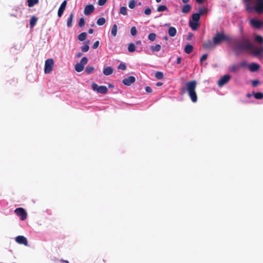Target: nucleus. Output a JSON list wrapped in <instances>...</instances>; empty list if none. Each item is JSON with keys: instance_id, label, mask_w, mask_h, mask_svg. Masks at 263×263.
<instances>
[{"instance_id": "1", "label": "nucleus", "mask_w": 263, "mask_h": 263, "mask_svg": "<svg viewBox=\"0 0 263 263\" xmlns=\"http://www.w3.org/2000/svg\"><path fill=\"white\" fill-rule=\"evenodd\" d=\"M254 46L250 40L245 36H242L240 40L235 42L234 51L236 55H238L243 52L249 53L250 50H252Z\"/></svg>"}, {"instance_id": "2", "label": "nucleus", "mask_w": 263, "mask_h": 263, "mask_svg": "<svg viewBox=\"0 0 263 263\" xmlns=\"http://www.w3.org/2000/svg\"><path fill=\"white\" fill-rule=\"evenodd\" d=\"M243 3L248 12L254 11L258 14L263 13V0H243Z\"/></svg>"}, {"instance_id": "3", "label": "nucleus", "mask_w": 263, "mask_h": 263, "mask_svg": "<svg viewBox=\"0 0 263 263\" xmlns=\"http://www.w3.org/2000/svg\"><path fill=\"white\" fill-rule=\"evenodd\" d=\"M197 82L195 80L187 82L185 84L186 89L188 95L193 102H196L197 101V95L196 92Z\"/></svg>"}, {"instance_id": "4", "label": "nucleus", "mask_w": 263, "mask_h": 263, "mask_svg": "<svg viewBox=\"0 0 263 263\" xmlns=\"http://www.w3.org/2000/svg\"><path fill=\"white\" fill-rule=\"evenodd\" d=\"M230 38L228 36L225 35L223 32H217L213 37L214 44L217 46L220 45L224 41H229Z\"/></svg>"}, {"instance_id": "5", "label": "nucleus", "mask_w": 263, "mask_h": 263, "mask_svg": "<svg viewBox=\"0 0 263 263\" xmlns=\"http://www.w3.org/2000/svg\"><path fill=\"white\" fill-rule=\"evenodd\" d=\"M91 88L93 90L102 94H105L108 91V89L106 86H99L96 83H92Z\"/></svg>"}, {"instance_id": "6", "label": "nucleus", "mask_w": 263, "mask_h": 263, "mask_svg": "<svg viewBox=\"0 0 263 263\" xmlns=\"http://www.w3.org/2000/svg\"><path fill=\"white\" fill-rule=\"evenodd\" d=\"M87 62L88 59L86 57L82 58L80 62L75 65V70L78 72L82 71L84 69V66L87 64Z\"/></svg>"}, {"instance_id": "7", "label": "nucleus", "mask_w": 263, "mask_h": 263, "mask_svg": "<svg viewBox=\"0 0 263 263\" xmlns=\"http://www.w3.org/2000/svg\"><path fill=\"white\" fill-rule=\"evenodd\" d=\"M54 61L52 59H48L46 60L45 63L44 72L45 73H49L53 69Z\"/></svg>"}, {"instance_id": "8", "label": "nucleus", "mask_w": 263, "mask_h": 263, "mask_svg": "<svg viewBox=\"0 0 263 263\" xmlns=\"http://www.w3.org/2000/svg\"><path fill=\"white\" fill-rule=\"evenodd\" d=\"M15 213L20 217L22 220H25L27 218V214L26 211L22 208H16L14 210Z\"/></svg>"}, {"instance_id": "9", "label": "nucleus", "mask_w": 263, "mask_h": 263, "mask_svg": "<svg viewBox=\"0 0 263 263\" xmlns=\"http://www.w3.org/2000/svg\"><path fill=\"white\" fill-rule=\"evenodd\" d=\"M231 79L230 76L226 74L221 77L217 82V84L219 86H222L226 84L230 81Z\"/></svg>"}, {"instance_id": "10", "label": "nucleus", "mask_w": 263, "mask_h": 263, "mask_svg": "<svg viewBox=\"0 0 263 263\" xmlns=\"http://www.w3.org/2000/svg\"><path fill=\"white\" fill-rule=\"evenodd\" d=\"M136 81V78L134 76H129L128 78H124L122 80V83L126 86H130Z\"/></svg>"}, {"instance_id": "11", "label": "nucleus", "mask_w": 263, "mask_h": 263, "mask_svg": "<svg viewBox=\"0 0 263 263\" xmlns=\"http://www.w3.org/2000/svg\"><path fill=\"white\" fill-rule=\"evenodd\" d=\"M15 240L18 244L24 245L25 246H28V241L27 238L24 236H18L15 237Z\"/></svg>"}, {"instance_id": "12", "label": "nucleus", "mask_w": 263, "mask_h": 263, "mask_svg": "<svg viewBox=\"0 0 263 263\" xmlns=\"http://www.w3.org/2000/svg\"><path fill=\"white\" fill-rule=\"evenodd\" d=\"M251 25L256 29H259L261 28L263 24V22L258 20L252 19L250 21Z\"/></svg>"}, {"instance_id": "13", "label": "nucleus", "mask_w": 263, "mask_h": 263, "mask_svg": "<svg viewBox=\"0 0 263 263\" xmlns=\"http://www.w3.org/2000/svg\"><path fill=\"white\" fill-rule=\"evenodd\" d=\"M67 5V1L64 0L61 4L60 8H59L58 12V15L59 17H61L63 14L64 10H65Z\"/></svg>"}, {"instance_id": "14", "label": "nucleus", "mask_w": 263, "mask_h": 263, "mask_svg": "<svg viewBox=\"0 0 263 263\" xmlns=\"http://www.w3.org/2000/svg\"><path fill=\"white\" fill-rule=\"evenodd\" d=\"M95 10L94 7L92 5H86L84 8V13L86 15H90Z\"/></svg>"}, {"instance_id": "15", "label": "nucleus", "mask_w": 263, "mask_h": 263, "mask_svg": "<svg viewBox=\"0 0 263 263\" xmlns=\"http://www.w3.org/2000/svg\"><path fill=\"white\" fill-rule=\"evenodd\" d=\"M216 45L214 44V42H212L211 41L208 40L205 42L203 44V47L204 48L206 49H212L215 48Z\"/></svg>"}, {"instance_id": "16", "label": "nucleus", "mask_w": 263, "mask_h": 263, "mask_svg": "<svg viewBox=\"0 0 263 263\" xmlns=\"http://www.w3.org/2000/svg\"><path fill=\"white\" fill-rule=\"evenodd\" d=\"M262 52L261 47H260L257 49H254V48L252 50H250L249 53H251L254 57H258L262 54Z\"/></svg>"}, {"instance_id": "17", "label": "nucleus", "mask_w": 263, "mask_h": 263, "mask_svg": "<svg viewBox=\"0 0 263 263\" xmlns=\"http://www.w3.org/2000/svg\"><path fill=\"white\" fill-rule=\"evenodd\" d=\"M259 64L255 63H252L249 65V70L252 72L257 71L259 69Z\"/></svg>"}, {"instance_id": "18", "label": "nucleus", "mask_w": 263, "mask_h": 263, "mask_svg": "<svg viewBox=\"0 0 263 263\" xmlns=\"http://www.w3.org/2000/svg\"><path fill=\"white\" fill-rule=\"evenodd\" d=\"M114 72V69L110 66L105 67L103 69V73L105 76H109Z\"/></svg>"}, {"instance_id": "19", "label": "nucleus", "mask_w": 263, "mask_h": 263, "mask_svg": "<svg viewBox=\"0 0 263 263\" xmlns=\"http://www.w3.org/2000/svg\"><path fill=\"white\" fill-rule=\"evenodd\" d=\"M189 25L192 30H196L199 26V23L197 22H194L193 21H190Z\"/></svg>"}, {"instance_id": "20", "label": "nucleus", "mask_w": 263, "mask_h": 263, "mask_svg": "<svg viewBox=\"0 0 263 263\" xmlns=\"http://www.w3.org/2000/svg\"><path fill=\"white\" fill-rule=\"evenodd\" d=\"M168 34L171 37H174L176 35L177 30L174 27H170L168 31Z\"/></svg>"}, {"instance_id": "21", "label": "nucleus", "mask_w": 263, "mask_h": 263, "mask_svg": "<svg viewBox=\"0 0 263 263\" xmlns=\"http://www.w3.org/2000/svg\"><path fill=\"white\" fill-rule=\"evenodd\" d=\"M191 10V6L189 4L185 5L181 9V12L183 13H187Z\"/></svg>"}, {"instance_id": "22", "label": "nucleus", "mask_w": 263, "mask_h": 263, "mask_svg": "<svg viewBox=\"0 0 263 263\" xmlns=\"http://www.w3.org/2000/svg\"><path fill=\"white\" fill-rule=\"evenodd\" d=\"M240 68V66L238 64H234L231 66L230 70L233 73H236L239 70Z\"/></svg>"}, {"instance_id": "23", "label": "nucleus", "mask_w": 263, "mask_h": 263, "mask_svg": "<svg viewBox=\"0 0 263 263\" xmlns=\"http://www.w3.org/2000/svg\"><path fill=\"white\" fill-rule=\"evenodd\" d=\"M73 13L71 12L68 19H67V25L68 27H71L72 26V21H73Z\"/></svg>"}, {"instance_id": "24", "label": "nucleus", "mask_w": 263, "mask_h": 263, "mask_svg": "<svg viewBox=\"0 0 263 263\" xmlns=\"http://www.w3.org/2000/svg\"><path fill=\"white\" fill-rule=\"evenodd\" d=\"M193 50V47L191 44H187L185 46L184 52L186 53L189 54L192 52Z\"/></svg>"}, {"instance_id": "25", "label": "nucleus", "mask_w": 263, "mask_h": 263, "mask_svg": "<svg viewBox=\"0 0 263 263\" xmlns=\"http://www.w3.org/2000/svg\"><path fill=\"white\" fill-rule=\"evenodd\" d=\"M37 21V18L34 16H33L31 17L30 20V28H33L36 24Z\"/></svg>"}, {"instance_id": "26", "label": "nucleus", "mask_w": 263, "mask_h": 263, "mask_svg": "<svg viewBox=\"0 0 263 263\" xmlns=\"http://www.w3.org/2000/svg\"><path fill=\"white\" fill-rule=\"evenodd\" d=\"M89 42H90V41L89 40L85 42L86 44H85L84 45H83V46L81 47V50L82 52H86L89 50V46L88 44H89Z\"/></svg>"}, {"instance_id": "27", "label": "nucleus", "mask_w": 263, "mask_h": 263, "mask_svg": "<svg viewBox=\"0 0 263 263\" xmlns=\"http://www.w3.org/2000/svg\"><path fill=\"white\" fill-rule=\"evenodd\" d=\"M39 0H27L28 6L29 7H32L35 5L38 4Z\"/></svg>"}, {"instance_id": "28", "label": "nucleus", "mask_w": 263, "mask_h": 263, "mask_svg": "<svg viewBox=\"0 0 263 263\" xmlns=\"http://www.w3.org/2000/svg\"><path fill=\"white\" fill-rule=\"evenodd\" d=\"M86 37H87V33L85 32H84L80 33L78 35V39L80 41H83L86 39Z\"/></svg>"}, {"instance_id": "29", "label": "nucleus", "mask_w": 263, "mask_h": 263, "mask_svg": "<svg viewBox=\"0 0 263 263\" xmlns=\"http://www.w3.org/2000/svg\"><path fill=\"white\" fill-rule=\"evenodd\" d=\"M200 16H199V14L197 13H194L193 14L192 16V19L193 21H194V22H199V20H200Z\"/></svg>"}, {"instance_id": "30", "label": "nucleus", "mask_w": 263, "mask_h": 263, "mask_svg": "<svg viewBox=\"0 0 263 263\" xmlns=\"http://www.w3.org/2000/svg\"><path fill=\"white\" fill-rule=\"evenodd\" d=\"M117 32V26L116 24H114L112 27L111 31V34L113 36H116Z\"/></svg>"}, {"instance_id": "31", "label": "nucleus", "mask_w": 263, "mask_h": 263, "mask_svg": "<svg viewBox=\"0 0 263 263\" xmlns=\"http://www.w3.org/2000/svg\"><path fill=\"white\" fill-rule=\"evenodd\" d=\"M161 46L160 44H157L155 46H152L151 49L153 51H159L161 50Z\"/></svg>"}, {"instance_id": "32", "label": "nucleus", "mask_w": 263, "mask_h": 263, "mask_svg": "<svg viewBox=\"0 0 263 263\" xmlns=\"http://www.w3.org/2000/svg\"><path fill=\"white\" fill-rule=\"evenodd\" d=\"M106 22V20L104 17L99 18L97 22V24L99 26L103 25Z\"/></svg>"}, {"instance_id": "33", "label": "nucleus", "mask_w": 263, "mask_h": 263, "mask_svg": "<svg viewBox=\"0 0 263 263\" xmlns=\"http://www.w3.org/2000/svg\"><path fill=\"white\" fill-rule=\"evenodd\" d=\"M155 77L158 80H161L163 78V73L161 71H157L155 73Z\"/></svg>"}, {"instance_id": "34", "label": "nucleus", "mask_w": 263, "mask_h": 263, "mask_svg": "<svg viewBox=\"0 0 263 263\" xmlns=\"http://www.w3.org/2000/svg\"><path fill=\"white\" fill-rule=\"evenodd\" d=\"M168 9L167 7L165 5H160L157 8V11L158 12H162L167 10Z\"/></svg>"}, {"instance_id": "35", "label": "nucleus", "mask_w": 263, "mask_h": 263, "mask_svg": "<svg viewBox=\"0 0 263 263\" xmlns=\"http://www.w3.org/2000/svg\"><path fill=\"white\" fill-rule=\"evenodd\" d=\"M135 49H136V46L134 43H131L129 44L128 46V50L129 52H134L135 51Z\"/></svg>"}, {"instance_id": "36", "label": "nucleus", "mask_w": 263, "mask_h": 263, "mask_svg": "<svg viewBox=\"0 0 263 263\" xmlns=\"http://www.w3.org/2000/svg\"><path fill=\"white\" fill-rule=\"evenodd\" d=\"M254 96L256 99H263V93L260 92H257L254 93Z\"/></svg>"}, {"instance_id": "37", "label": "nucleus", "mask_w": 263, "mask_h": 263, "mask_svg": "<svg viewBox=\"0 0 263 263\" xmlns=\"http://www.w3.org/2000/svg\"><path fill=\"white\" fill-rule=\"evenodd\" d=\"M148 39L151 41H154L156 39V34L155 33H151L149 34L148 36Z\"/></svg>"}, {"instance_id": "38", "label": "nucleus", "mask_w": 263, "mask_h": 263, "mask_svg": "<svg viewBox=\"0 0 263 263\" xmlns=\"http://www.w3.org/2000/svg\"><path fill=\"white\" fill-rule=\"evenodd\" d=\"M120 13L124 15H126L127 14L126 7L124 6L121 7L120 10Z\"/></svg>"}, {"instance_id": "39", "label": "nucleus", "mask_w": 263, "mask_h": 263, "mask_svg": "<svg viewBox=\"0 0 263 263\" xmlns=\"http://www.w3.org/2000/svg\"><path fill=\"white\" fill-rule=\"evenodd\" d=\"M94 70V67L93 66H87L86 68L85 71L87 74H90Z\"/></svg>"}, {"instance_id": "40", "label": "nucleus", "mask_w": 263, "mask_h": 263, "mask_svg": "<svg viewBox=\"0 0 263 263\" xmlns=\"http://www.w3.org/2000/svg\"><path fill=\"white\" fill-rule=\"evenodd\" d=\"M136 6V1L135 0H130L128 4V7L130 9L135 8Z\"/></svg>"}, {"instance_id": "41", "label": "nucleus", "mask_w": 263, "mask_h": 263, "mask_svg": "<svg viewBox=\"0 0 263 263\" xmlns=\"http://www.w3.org/2000/svg\"><path fill=\"white\" fill-rule=\"evenodd\" d=\"M255 40L260 44L263 43V37L260 35H256L255 37Z\"/></svg>"}, {"instance_id": "42", "label": "nucleus", "mask_w": 263, "mask_h": 263, "mask_svg": "<svg viewBox=\"0 0 263 263\" xmlns=\"http://www.w3.org/2000/svg\"><path fill=\"white\" fill-rule=\"evenodd\" d=\"M137 29H136V27L135 26H133L130 29V33L131 34L133 35V36H135L137 34Z\"/></svg>"}, {"instance_id": "43", "label": "nucleus", "mask_w": 263, "mask_h": 263, "mask_svg": "<svg viewBox=\"0 0 263 263\" xmlns=\"http://www.w3.org/2000/svg\"><path fill=\"white\" fill-rule=\"evenodd\" d=\"M85 25V20L83 17H81L80 18L79 22V26L80 27H82Z\"/></svg>"}, {"instance_id": "44", "label": "nucleus", "mask_w": 263, "mask_h": 263, "mask_svg": "<svg viewBox=\"0 0 263 263\" xmlns=\"http://www.w3.org/2000/svg\"><path fill=\"white\" fill-rule=\"evenodd\" d=\"M118 69H122L123 70H125L126 68V65L123 64V63H120L118 67Z\"/></svg>"}, {"instance_id": "45", "label": "nucleus", "mask_w": 263, "mask_h": 263, "mask_svg": "<svg viewBox=\"0 0 263 263\" xmlns=\"http://www.w3.org/2000/svg\"><path fill=\"white\" fill-rule=\"evenodd\" d=\"M206 11V9L205 8H200L199 9V12L198 13L199 14V16L203 15Z\"/></svg>"}, {"instance_id": "46", "label": "nucleus", "mask_w": 263, "mask_h": 263, "mask_svg": "<svg viewBox=\"0 0 263 263\" xmlns=\"http://www.w3.org/2000/svg\"><path fill=\"white\" fill-rule=\"evenodd\" d=\"M259 83H260V82L259 80H255L252 81V85L253 87H256L259 84Z\"/></svg>"}, {"instance_id": "47", "label": "nucleus", "mask_w": 263, "mask_h": 263, "mask_svg": "<svg viewBox=\"0 0 263 263\" xmlns=\"http://www.w3.org/2000/svg\"><path fill=\"white\" fill-rule=\"evenodd\" d=\"M151 12L152 10L151 8L149 7L146 8L144 10V13L147 15H149L151 13Z\"/></svg>"}, {"instance_id": "48", "label": "nucleus", "mask_w": 263, "mask_h": 263, "mask_svg": "<svg viewBox=\"0 0 263 263\" xmlns=\"http://www.w3.org/2000/svg\"><path fill=\"white\" fill-rule=\"evenodd\" d=\"M107 0H99L98 5L99 6H103L105 4Z\"/></svg>"}, {"instance_id": "49", "label": "nucleus", "mask_w": 263, "mask_h": 263, "mask_svg": "<svg viewBox=\"0 0 263 263\" xmlns=\"http://www.w3.org/2000/svg\"><path fill=\"white\" fill-rule=\"evenodd\" d=\"M99 43H100V42H99V41H96V42L93 43V45H92V48H93V49H97V48L98 47L99 45Z\"/></svg>"}, {"instance_id": "50", "label": "nucleus", "mask_w": 263, "mask_h": 263, "mask_svg": "<svg viewBox=\"0 0 263 263\" xmlns=\"http://www.w3.org/2000/svg\"><path fill=\"white\" fill-rule=\"evenodd\" d=\"M208 58V55L206 54H204L202 55V56L200 58V62L201 63H202V62L204 60H205Z\"/></svg>"}, {"instance_id": "51", "label": "nucleus", "mask_w": 263, "mask_h": 263, "mask_svg": "<svg viewBox=\"0 0 263 263\" xmlns=\"http://www.w3.org/2000/svg\"><path fill=\"white\" fill-rule=\"evenodd\" d=\"M240 67H245L247 65V63L246 61H242L239 64H238Z\"/></svg>"}, {"instance_id": "52", "label": "nucleus", "mask_w": 263, "mask_h": 263, "mask_svg": "<svg viewBox=\"0 0 263 263\" xmlns=\"http://www.w3.org/2000/svg\"><path fill=\"white\" fill-rule=\"evenodd\" d=\"M145 91L148 93H151L152 92V89L149 86H147L145 87Z\"/></svg>"}, {"instance_id": "53", "label": "nucleus", "mask_w": 263, "mask_h": 263, "mask_svg": "<svg viewBox=\"0 0 263 263\" xmlns=\"http://www.w3.org/2000/svg\"><path fill=\"white\" fill-rule=\"evenodd\" d=\"M181 60H182V59H181V57H178L177 58V60H176V63L177 64H179L181 63Z\"/></svg>"}, {"instance_id": "54", "label": "nucleus", "mask_w": 263, "mask_h": 263, "mask_svg": "<svg viewBox=\"0 0 263 263\" xmlns=\"http://www.w3.org/2000/svg\"><path fill=\"white\" fill-rule=\"evenodd\" d=\"M82 53L81 52H78V53H77L76 57L77 58H80V57H81L82 56Z\"/></svg>"}, {"instance_id": "55", "label": "nucleus", "mask_w": 263, "mask_h": 263, "mask_svg": "<svg viewBox=\"0 0 263 263\" xmlns=\"http://www.w3.org/2000/svg\"><path fill=\"white\" fill-rule=\"evenodd\" d=\"M93 32V29L92 28H90L88 30V33L89 34H92Z\"/></svg>"}, {"instance_id": "56", "label": "nucleus", "mask_w": 263, "mask_h": 263, "mask_svg": "<svg viewBox=\"0 0 263 263\" xmlns=\"http://www.w3.org/2000/svg\"><path fill=\"white\" fill-rule=\"evenodd\" d=\"M204 0H196V2L198 4H202Z\"/></svg>"}, {"instance_id": "57", "label": "nucleus", "mask_w": 263, "mask_h": 263, "mask_svg": "<svg viewBox=\"0 0 263 263\" xmlns=\"http://www.w3.org/2000/svg\"><path fill=\"white\" fill-rule=\"evenodd\" d=\"M162 84H163V83L162 82H158L156 84V86H160L162 85Z\"/></svg>"}, {"instance_id": "58", "label": "nucleus", "mask_w": 263, "mask_h": 263, "mask_svg": "<svg viewBox=\"0 0 263 263\" xmlns=\"http://www.w3.org/2000/svg\"><path fill=\"white\" fill-rule=\"evenodd\" d=\"M108 87L109 88H113L114 87V85L111 84V83H109L108 84Z\"/></svg>"}, {"instance_id": "59", "label": "nucleus", "mask_w": 263, "mask_h": 263, "mask_svg": "<svg viewBox=\"0 0 263 263\" xmlns=\"http://www.w3.org/2000/svg\"><path fill=\"white\" fill-rule=\"evenodd\" d=\"M190 0H182V2L184 3V4H186L187 3L189 2Z\"/></svg>"}, {"instance_id": "60", "label": "nucleus", "mask_w": 263, "mask_h": 263, "mask_svg": "<svg viewBox=\"0 0 263 263\" xmlns=\"http://www.w3.org/2000/svg\"><path fill=\"white\" fill-rule=\"evenodd\" d=\"M141 43V41H137L136 42V44H138V45H140Z\"/></svg>"}, {"instance_id": "61", "label": "nucleus", "mask_w": 263, "mask_h": 263, "mask_svg": "<svg viewBox=\"0 0 263 263\" xmlns=\"http://www.w3.org/2000/svg\"><path fill=\"white\" fill-rule=\"evenodd\" d=\"M164 40H165V41H167L168 40V37L167 36H165L164 37H163Z\"/></svg>"}, {"instance_id": "62", "label": "nucleus", "mask_w": 263, "mask_h": 263, "mask_svg": "<svg viewBox=\"0 0 263 263\" xmlns=\"http://www.w3.org/2000/svg\"><path fill=\"white\" fill-rule=\"evenodd\" d=\"M162 0H156L157 3H160Z\"/></svg>"}, {"instance_id": "63", "label": "nucleus", "mask_w": 263, "mask_h": 263, "mask_svg": "<svg viewBox=\"0 0 263 263\" xmlns=\"http://www.w3.org/2000/svg\"><path fill=\"white\" fill-rule=\"evenodd\" d=\"M250 96V94L248 93V94H247V97H249Z\"/></svg>"}, {"instance_id": "64", "label": "nucleus", "mask_w": 263, "mask_h": 263, "mask_svg": "<svg viewBox=\"0 0 263 263\" xmlns=\"http://www.w3.org/2000/svg\"><path fill=\"white\" fill-rule=\"evenodd\" d=\"M240 31H241V32L242 31V28H240Z\"/></svg>"}]
</instances>
